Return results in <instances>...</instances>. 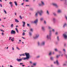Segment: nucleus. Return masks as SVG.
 <instances>
[{
	"label": "nucleus",
	"instance_id": "obj_1",
	"mask_svg": "<svg viewBox=\"0 0 67 67\" xmlns=\"http://www.w3.org/2000/svg\"><path fill=\"white\" fill-rule=\"evenodd\" d=\"M25 55L26 56V58H25L23 59L24 60H25V59H28L29 58V56H30V55H29V53H25Z\"/></svg>",
	"mask_w": 67,
	"mask_h": 67
},
{
	"label": "nucleus",
	"instance_id": "obj_2",
	"mask_svg": "<svg viewBox=\"0 0 67 67\" xmlns=\"http://www.w3.org/2000/svg\"><path fill=\"white\" fill-rule=\"evenodd\" d=\"M43 13V10H41L40 11H38L37 13H36L35 14V16H37V14L39 13L40 15H42V14Z\"/></svg>",
	"mask_w": 67,
	"mask_h": 67
},
{
	"label": "nucleus",
	"instance_id": "obj_3",
	"mask_svg": "<svg viewBox=\"0 0 67 67\" xmlns=\"http://www.w3.org/2000/svg\"><path fill=\"white\" fill-rule=\"evenodd\" d=\"M10 33L11 34H15V31L12 30L11 31Z\"/></svg>",
	"mask_w": 67,
	"mask_h": 67
},
{
	"label": "nucleus",
	"instance_id": "obj_4",
	"mask_svg": "<svg viewBox=\"0 0 67 67\" xmlns=\"http://www.w3.org/2000/svg\"><path fill=\"white\" fill-rule=\"evenodd\" d=\"M51 33H50L49 36L47 35V38L48 39H49V40H51Z\"/></svg>",
	"mask_w": 67,
	"mask_h": 67
},
{
	"label": "nucleus",
	"instance_id": "obj_5",
	"mask_svg": "<svg viewBox=\"0 0 67 67\" xmlns=\"http://www.w3.org/2000/svg\"><path fill=\"white\" fill-rule=\"evenodd\" d=\"M37 22H38V19H37L36 20H35L34 23H35V24H37Z\"/></svg>",
	"mask_w": 67,
	"mask_h": 67
},
{
	"label": "nucleus",
	"instance_id": "obj_6",
	"mask_svg": "<svg viewBox=\"0 0 67 67\" xmlns=\"http://www.w3.org/2000/svg\"><path fill=\"white\" fill-rule=\"evenodd\" d=\"M63 36L65 38H67V35L66 34H63Z\"/></svg>",
	"mask_w": 67,
	"mask_h": 67
},
{
	"label": "nucleus",
	"instance_id": "obj_7",
	"mask_svg": "<svg viewBox=\"0 0 67 67\" xmlns=\"http://www.w3.org/2000/svg\"><path fill=\"white\" fill-rule=\"evenodd\" d=\"M9 4H10L11 7H13V3H12V2H10L9 3Z\"/></svg>",
	"mask_w": 67,
	"mask_h": 67
},
{
	"label": "nucleus",
	"instance_id": "obj_8",
	"mask_svg": "<svg viewBox=\"0 0 67 67\" xmlns=\"http://www.w3.org/2000/svg\"><path fill=\"white\" fill-rule=\"evenodd\" d=\"M53 4L54 6H55V7H56V8H57L58 7V6H57V4L54 3Z\"/></svg>",
	"mask_w": 67,
	"mask_h": 67
},
{
	"label": "nucleus",
	"instance_id": "obj_9",
	"mask_svg": "<svg viewBox=\"0 0 67 67\" xmlns=\"http://www.w3.org/2000/svg\"><path fill=\"white\" fill-rule=\"evenodd\" d=\"M38 36H39V35H36V36L34 37V39H36L37 38H38Z\"/></svg>",
	"mask_w": 67,
	"mask_h": 67
},
{
	"label": "nucleus",
	"instance_id": "obj_10",
	"mask_svg": "<svg viewBox=\"0 0 67 67\" xmlns=\"http://www.w3.org/2000/svg\"><path fill=\"white\" fill-rule=\"evenodd\" d=\"M22 59H16V60L19 62H21V61H22Z\"/></svg>",
	"mask_w": 67,
	"mask_h": 67
},
{
	"label": "nucleus",
	"instance_id": "obj_11",
	"mask_svg": "<svg viewBox=\"0 0 67 67\" xmlns=\"http://www.w3.org/2000/svg\"><path fill=\"white\" fill-rule=\"evenodd\" d=\"M45 45V42H43L41 44V45Z\"/></svg>",
	"mask_w": 67,
	"mask_h": 67
},
{
	"label": "nucleus",
	"instance_id": "obj_12",
	"mask_svg": "<svg viewBox=\"0 0 67 67\" xmlns=\"http://www.w3.org/2000/svg\"><path fill=\"white\" fill-rule=\"evenodd\" d=\"M15 22H17V23H18V22H19V21L18 20L16 19H15Z\"/></svg>",
	"mask_w": 67,
	"mask_h": 67
},
{
	"label": "nucleus",
	"instance_id": "obj_13",
	"mask_svg": "<svg viewBox=\"0 0 67 67\" xmlns=\"http://www.w3.org/2000/svg\"><path fill=\"white\" fill-rule=\"evenodd\" d=\"M56 63L57 65H59V63L58 62V60H56Z\"/></svg>",
	"mask_w": 67,
	"mask_h": 67
},
{
	"label": "nucleus",
	"instance_id": "obj_14",
	"mask_svg": "<svg viewBox=\"0 0 67 67\" xmlns=\"http://www.w3.org/2000/svg\"><path fill=\"white\" fill-rule=\"evenodd\" d=\"M20 56H25V54L24 53L23 54H20Z\"/></svg>",
	"mask_w": 67,
	"mask_h": 67
},
{
	"label": "nucleus",
	"instance_id": "obj_15",
	"mask_svg": "<svg viewBox=\"0 0 67 67\" xmlns=\"http://www.w3.org/2000/svg\"><path fill=\"white\" fill-rule=\"evenodd\" d=\"M10 27H12V28H13V24H11L10 26Z\"/></svg>",
	"mask_w": 67,
	"mask_h": 67
},
{
	"label": "nucleus",
	"instance_id": "obj_16",
	"mask_svg": "<svg viewBox=\"0 0 67 67\" xmlns=\"http://www.w3.org/2000/svg\"><path fill=\"white\" fill-rule=\"evenodd\" d=\"M14 3L15 4V5L16 6H17L18 5V4H17V3H16V1H15L14 2Z\"/></svg>",
	"mask_w": 67,
	"mask_h": 67
},
{
	"label": "nucleus",
	"instance_id": "obj_17",
	"mask_svg": "<svg viewBox=\"0 0 67 67\" xmlns=\"http://www.w3.org/2000/svg\"><path fill=\"white\" fill-rule=\"evenodd\" d=\"M10 40L12 41V42H13V41H14V37L12 39V38H11Z\"/></svg>",
	"mask_w": 67,
	"mask_h": 67
},
{
	"label": "nucleus",
	"instance_id": "obj_18",
	"mask_svg": "<svg viewBox=\"0 0 67 67\" xmlns=\"http://www.w3.org/2000/svg\"><path fill=\"white\" fill-rule=\"evenodd\" d=\"M15 30H16L17 32L18 33H19V31H18V29L17 28H16L15 29Z\"/></svg>",
	"mask_w": 67,
	"mask_h": 67
},
{
	"label": "nucleus",
	"instance_id": "obj_19",
	"mask_svg": "<svg viewBox=\"0 0 67 67\" xmlns=\"http://www.w3.org/2000/svg\"><path fill=\"white\" fill-rule=\"evenodd\" d=\"M60 56V55H57V58H59V57Z\"/></svg>",
	"mask_w": 67,
	"mask_h": 67
},
{
	"label": "nucleus",
	"instance_id": "obj_20",
	"mask_svg": "<svg viewBox=\"0 0 67 67\" xmlns=\"http://www.w3.org/2000/svg\"><path fill=\"white\" fill-rule=\"evenodd\" d=\"M61 12V10H58V13H60Z\"/></svg>",
	"mask_w": 67,
	"mask_h": 67
},
{
	"label": "nucleus",
	"instance_id": "obj_21",
	"mask_svg": "<svg viewBox=\"0 0 67 67\" xmlns=\"http://www.w3.org/2000/svg\"><path fill=\"white\" fill-rule=\"evenodd\" d=\"M3 11L5 13V14H7V12H6V11L5 10L3 9Z\"/></svg>",
	"mask_w": 67,
	"mask_h": 67
},
{
	"label": "nucleus",
	"instance_id": "obj_22",
	"mask_svg": "<svg viewBox=\"0 0 67 67\" xmlns=\"http://www.w3.org/2000/svg\"><path fill=\"white\" fill-rule=\"evenodd\" d=\"M50 59H51V60H53V57H51Z\"/></svg>",
	"mask_w": 67,
	"mask_h": 67
},
{
	"label": "nucleus",
	"instance_id": "obj_23",
	"mask_svg": "<svg viewBox=\"0 0 67 67\" xmlns=\"http://www.w3.org/2000/svg\"><path fill=\"white\" fill-rule=\"evenodd\" d=\"M42 30H43V31H44V27H42Z\"/></svg>",
	"mask_w": 67,
	"mask_h": 67
},
{
	"label": "nucleus",
	"instance_id": "obj_24",
	"mask_svg": "<svg viewBox=\"0 0 67 67\" xmlns=\"http://www.w3.org/2000/svg\"><path fill=\"white\" fill-rule=\"evenodd\" d=\"M41 3L43 5H44V2L43 1H41Z\"/></svg>",
	"mask_w": 67,
	"mask_h": 67
},
{
	"label": "nucleus",
	"instance_id": "obj_25",
	"mask_svg": "<svg viewBox=\"0 0 67 67\" xmlns=\"http://www.w3.org/2000/svg\"><path fill=\"white\" fill-rule=\"evenodd\" d=\"M66 25H67V24H66V23L63 26L64 27H65V26H66Z\"/></svg>",
	"mask_w": 67,
	"mask_h": 67
},
{
	"label": "nucleus",
	"instance_id": "obj_26",
	"mask_svg": "<svg viewBox=\"0 0 67 67\" xmlns=\"http://www.w3.org/2000/svg\"><path fill=\"white\" fill-rule=\"evenodd\" d=\"M53 21L54 22H55V19L54 18H53Z\"/></svg>",
	"mask_w": 67,
	"mask_h": 67
},
{
	"label": "nucleus",
	"instance_id": "obj_27",
	"mask_svg": "<svg viewBox=\"0 0 67 67\" xmlns=\"http://www.w3.org/2000/svg\"><path fill=\"white\" fill-rule=\"evenodd\" d=\"M22 35L23 36L25 35V33L24 32H23L22 34Z\"/></svg>",
	"mask_w": 67,
	"mask_h": 67
},
{
	"label": "nucleus",
	"instance_id": "obj_28",
	"mask_svg": "<svg viewBox=\"0 0 67 67\" xmlns=\"http://www.w3.org/2000/svg\"><path fill=\"white\" fill-rule=\"evenodd\" d=\"M19 18L20 19H22V18L21 17V16L20 15L19 16Z\"/></svg>",
	"mask_w": 67,
	"mask_h": 67
},
{
	"label": "nucleus",
	"instance_id": "obj_29",
	"mask_svg": "<svg viewBox=\"0 0 67 67\" xmlns=\"http://www.w3.org/2000/svg\"><path fill=\"white\" fill-rule=\"evenodd\" d=\"M47 14H49V12H48V10L47 11Z\"/></svg>",
	"mask_w": 67,
	"mask_h": 67
},
{
	"label": "nucleus",
	"instance_id": "obj_30",
	"mask_svg": "<svg viewBox=\"0 0 67 67\" xmlns=\"http://www.w3.org/2000/svg\"><path fill=\"white\" fill-rule=\"evenodd\" d=\"M22 22L23 24H24V25L25 24V22L24 21H23Z\"/></svg>",
	"mask_w": 67,
	"mask_h": 67
},
{
	"label": "nucleus",
	"instance_id": "obj_31",
	"mask_svg": "<svg viewBox=\"0 0 67 67\" xmlns=\"http://www.w3.org/2000/svg\"><path fill=\"white\" fill-rule=\"evenodd\" d=\"M55 51L56 52H58V50H57V49H55Z\"/></svg>",
	"mask_w": 67,
	"mask_h": 67
},
{
	"label": "nucleus",
	"instance_id": "obj_32",
	"mask_svg": "<svg viewBox=\"0 0 67 67\" xmlns=\"http://www.w3.org/2000/svg\"><path fill=\"white\" fill-rule=\"evenodd\" d=\"M57 39L58 40V41H59V37L57 36Z\"/></svg>",
	"mask_w": 67,
	"mask_h": 67
},
{
	"label": "nucleus",
	"instance_id": "obj_33",
	"mask_svg": "<svg viewBox=\"0 0 67 67\" xmlns=\"http://www.w3.org/2000/svg\"><path fill=\"white\" fill-rule=\"evenodd\" d=\"M66 65H66V64H63V66H66Z\"/></svg>",
	"mask_w": 67,
	"mask_h": 67
},
{
	"label": "nucleus",
	"instance_id": "obj_34",
	"mask_svg": "<svg viewBox=\"0 0 67 67\" xmlns=\"http://www.w3.org/2000/svg\"><path fill=\"white\" fill-rule=\"evenodd\" d=\"M52 54V52H50L49 54V55H51Z\"/></svg>",
	"mask_w": 67,
	"mask_h": 67
},
{
	"label": "nucleus",
	"instance_id": "obj_35",
	"mask_svg": "<svg viewBox=\"0 0 67 67\" xmlns=\"http://www.w3.org/2000/svg\"><path fill=\"white\" fill-rule=\"evenodd\" d=\"M30 31H31L32 32H33V29L32 28H31Z\"/></svg>",
	"mask_w": 67,
	"mask_h": 67
},
{
	"label": "nucleus",
	"instance_id": "obj_36",
	"mask_svg": "<svg viewBox=\"0 0 67 67\" xmlns=\"http://www.w3.org/2000/svg\"><path fill=\"white\" fill-rule=\"evenodd\" d=\"M36 63H34V64H33V65L34 66H36Z\"/></svg>",
	"mask_w": 67,
	"mask_h": 67
},
{
	"label": "nucleus",
	"instance_id": "obj_37",
	"mask_svg": "<svg viewBox=\"0 0 67 67\" xmlns=\"http://www.w3.org/2000/svg\"><path fill=\"white\" fill-rule=\"evenodd\" d=\"M43 20V18H41L40 19L41 21H42Z\"/></svg>",
	"mask_w": 67,
	"mask_h": 67
},
{
	"label": "nucleus",
	"instance_id": "obj_38",
	"mask_svg": "<svg viewBox=\"0 0 67 67\" xmlns=\"http://www.w3.org/2000/svg\"><path fill=\"white\" fill-rule=\"evenodd\" d=\"M11 38H12L11 37H9V40H11Z\"/></svg>",
	"mask_w": 67,
	"mask_h": 67
},
{
	"label": "nucleus",
	"instance_id": "obj_39",
	"mask_svg": "<svg viewBox=\"0 0 67 67\" xmlns=\"http://www.w3.org/2000/svg\"><path fill=\"white\" fill-rule=\"evenodd\" d=\"M4 35V33H3V32H2V35Z\"/></svg>",
	"mask_w": 67,
	"mask_h": 67
},
{
	"label": "nucleus",
	"instance_id": "obj_40",
	"mask_svg": "<svg viewBox=\"0 0 67 67\" xmlns=\"http://www.w3.org/2000/svg\"><path fill=\"white\" fill-rule=\"evenodd\" d=\"M1 31L3 32H4V31L3 30H1Z\"/></svg>",
	"mask_w": 67,
	"mask_h": 67
},
{
	"label": "nucleus",
	"instance_id": "obj_41",
	"mask_svg": "<svg viewBox=\"0 0 67 67\" xmlns=\"http://www.w3.org/2000/svg\"><path fill=\"white\" fill-rule=\"evenodd\" d=\"M29 1L28 0H26L25 1V2H29Z\"/></svg>",
	"mask_w": 67,
	"mask_h": 67
},
{
	"label": "nucleus",
	"instance_id": "obj_42",
	"mask_svg": "<svg viewBox=\"0 0 67 67\" xmlns=\"http://www.w3.org/2000/svg\"><path fill=\"white\" fill-rule=\"evenodd\" d=\"M16 49H18L19 50H20V49L19 48V47H16Z\"/></svg>",
	"mask_w": 67,
	"mask_h": 67
},
{
	"label": "nucleus",
	"instance_id": "obj_43",
	"mask_svg": "<svg viewBox=\"0 0 67 67\" xmlns=\"http://www.w3.org/2000/svg\"><path fill=\"white\" fill-rule=\"evenodd\" d=\"M29 35H32V34H31V32H29Z\"/></svg>",
	"mask_w": 67,
	"mask_h": 67
},
{
	"label": "nucleus",
	"instance_id": "obj_44",
	"mask_svg": "<svg viewBox=\"0 0 67 67\" xmlns=\"http://www.w3.org/2000/svg\"><path fill=\"white\" fill-rule=\"evenodd\" d=\"M22 38H23V39H24L25 40V38L23 37H22Z\"/></svg>",
	"mask_w": 67,
	"mask_h": 67
},
{
	"label": "nucleus",
	"instance_id": "obj_45",
	"mask_svg": "<svg viewBox=\"0 0 67 67\" xmlns=\"http://www.w3.org/2000/svg\"><path fill=\"white\" fill-rule=\"evenodd\" d=\"M52 31L53 32H55V30H54V29H52Z\"/></svg>",
	"mask_w": 67,
	"mask_h": 67
},
{
	"label": "nucleus",
	"instance_id": "obj_46",
	"mask_svg": "<svg viewBox=\"0 0 67 67\" xmlns=\"http://www.w3.org/2000/svg\"><path fill=\"white\" fill-rule=\"evenodd\" d=\"M55 34L56 35H57V34H58V32H56V33H55Z\"/></svg>",
	"mask_w": 67,
	"mask_h": 67
},
{
	"label": "nucleus",
	"instance_id": "obj_47",
	"mask_svg": "<svg viewBox=\"0 0 67 67\" xmlns=\"http://www.w3.org/2000/svg\"><path fill=\"white\" fill-rule=\"evenodd\" d=\"M12 50H13V51H14V47H12Z\"/></svg>",
	"mask_w": 67,
	"mask_h": 67
},
{
	"label": "nucleus",
	"instance_id": "obj_48",
	"mask_svg": "<svg viewBox=\"0 0 67 67\" xmlns=\"http://www.w3.org/2000/svg\"><path fill=\"white\" fill-rule=\"evenodd\" d=\"M0 5L1 7H2V4H0Z\"/></svg>",
	"mask_w": 67,
	"mask_h": 67
},
{
	"label": "nucleus",
	"instance_id": "obj_49",
	"mask_svg": "<svg viewBox=\"0 0 67 67\" xmlns=\"http://www.w3.org/2000/svg\"><path fill=\"white\" fill-rule=\"evenodd\" d=\"M24 26H25V25H24V24H23V27H24Z\"/></svg>",
	"mask_w": 67,
	"mask_h": 67
},
{
	"label": "nucleus",
	"instance_id": "obj_50",
	"mask_svg": "<svg viewBox=\"0 0 67 67\" xmlns=\"http://www.w3.org/2000/svg\"><path fill=\"white\" fill-rule=\"evenodd\" d=\"M44 23L45 24H46V21H44Z\"/></svg>",
	"mask_w": 67,
	"mask_h": 67
},
{
	"label": "nucleus",
	"instance_id": "obj_51",
	"mask_svg": "<svg viewBox=\"0 0 67 67\" xmlns=\"http://www.w3.org/2000/svg\"><path fill=\"white\" fill-rule=\"evenodd\" d=\"M23 63H20V65H23Z\"/></svg>",
	"mask_w": 67,
	"mask_h": 67
},
{
	"label": "nucleus",
	"instance_id": "obj_52",
	"mask_svg": "<svg viewBox=\"0 0 67 67\" xmlns=\"http://www.w3.org/2000/svg\"><path fill=\"white\" fill-rule=\"evenodd\" d=\"M38 45H40V42H38Z\"/></svg>",
	"mask_w": 67,
	"mask_h": 67
},
{
	"label": "nucleus",
	"instance_id": "obj_53",
	"mask_svg": "<svg viewBox=\"0 0 67 67\" xmlns=\"http://www.w3.org/2000/svg\"><path fill=\"white\" fill-rule=\"evenodd\" d=\"M63 51H64V52H66V51H65V49H63Z\"/></svg>",
	"mask_w": 67,
	"mask_h": 67
},
{
	"label": "nucleus",
	"instance_id": "obj_54",
	"mask_svg": "<svg viewBox=\"0 0 67 67\" xmlns=\"http://www.w3.org/2000/svg\"><path fill=\"white\" fill-rule=\"evenodd\" d=\"M15 15H16V13H15Z\"/></svg>",
	"mask_w": 67,
	"mask_h": 67
},
{
	"label": "nucleus",
	"instance_id": "obj_55",
	"mask_svg": "<svg viewBox=\"0 0 67 67\" xmlns=\"http://www.w3.org/2000/svg\"><path fill=\"white\" fill-rule=\"evenodd\" d=\"M24 4V3H22L21 4V5H23Z\"/></svg>",
	"mask_w": 67,
	"mask_h": 67
},
{
	"label": "nucleus",
	"instance_id": "obj_56",
	"mask_svg": "<svg viewBox=\"0 0 67 67\" xmlns=\"http://www.w3.org/2000/svg\"><path fill=\"white\" fill-rule=\"evenodd\" d=\"M27 26H29V24H27Z\"/></svg>",
	"mask_w": 67,
	"mask_h": 67
},
{
	"label": "nucleus",
	"instance_id": "obj_57",
	"mask_svg": "<svg viewBox=\"0 0 67 67\" xmlns=\"http://www.w3.org/2000/svg\"><path fill=\"white\" fill-rule=\"evenodd\" d=\"M10 67H13V66H12V65H10Z\"/></svg>",
	"mask_w": 67,
	"mask_h": 67
},
{
	"label": "nucleus",
	"instance_id": "obj_58",
	"mask_svg": "<svg viewBox=\"0 0 67 67\" xmlns=\"http://www.w3.org/2000/svg\"><path fill=\"white\" fill-rule=\"evenodd\" d=\"M30 63H31V64L32 63V62L31 61H30Z\"/></svg>",
	"mask_w": 67,
	"mask_h": 67
},
{
	"label": "nucleus",
	"instance_id": "obj_59",
	"mask_svg": "<svg viewBox=\"0 0 67 67\" xmlns=\"http://www.w3.org/2000/svg\"><path fill=\"white\" fill-rule=\"evenodd\" d=\"M2 26L3 27H4V25H2Z\"/></svg>",
	"mask_w": 67,
	"mask_h": 67
},
{
	"label": "nucleus",
	"instance_id": "obj_60",
	"mask_svg": "<svg viewBox=\"0 0 67 67\" xmlns=\"http://www.w3.org/2000/svg\"><path fill=\"white\" fill-rule=\"evenodd\" d=\"M22 66H23V67H24V66H25V65H22Z\"/></svg>",
	"mask_w": 67,
	"mask_h": 67
},
{
	"label": "nucleus",
	"instance_id": "obj_61",
	"mask_svg": "<svg viewBox=\"0 0 67 67\" xmlns=\"http://www.w3.org/2000/svg\"><path fill=\"white\" fill-rule=\"evenodd\" d=\"M16 27H18V25L16 26Z\"/></svg>",
	"mask_w": 67,
	"mask_h": 67
},
{
	"label": "nucleus",
	"instance_id": "obj_62",
	"mask_svg": "<svg viewBox=\"0 0 67 67\" xmlns=\"http://www.w3.org/2000/svg\"><path fill=\"white\" fill-rule=\"evenodd\" d=\"M53 14H54V15H56V14H55V13H54Z\"/></svg>",
	"mask_w": 67,
	"mask_h": 67
},
{
	"label": "nucleus",
	"instance_id": "obj_63",
	"mask_svg": "<svg viewBox=\"0 0 67 67\" xmlns=\"http://www.w3.org/2000/svg\"><path fill=\"white\" fill-rule=\"evenodd\" d=\"M49 29H51V27H49Z\"/></svg>",
	"mask_w": 67,
	"mask_h": 67
},
{
	"label": "nucleus",
	"instance_id": "obj_64",
	"mask_svg": "<svg viewBox=\"0 0 67 67\" xmlns=\"http://www.w3.org/2000/svg\"><path fill=\"white\" fill-rule=\"evenodd\" d=\"M23 32H26V30H23Z\"/></svg>",
	"mask_w": 67,
	"mask_h": 67
}]
</instances>
